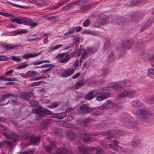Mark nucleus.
Returning <instances> with one entry per match:
<instances>
[{"label":"nucleus","instance_id":"obj_1","mask_svg":"<svg viewBox=\"0 0 154 154\" xmlns=\"http://www.w3.org/2000/svg\"><path fill=\"white\" fill-rule=\"evenodd\" d=\"M132 106L139 109L135 114L139 119L143 121H146L151 117V114L143 109L145 105L142 103L137 100H133L131 102Z\"/></svg>","mask_w":154,"mask_h":154},{"label":"nucleus","instance_id":"obj_2","mask_svg":"<svg viewBox=\"0 0 154 154\" xmlns=\"http://www.w3.org/2000/svg\"><path fill=\"white\" fill-rule=\"evenodd\" d=\"M78 150L83 154H103L101 149L93 147H85L83 145L79 146Z\"/></svg>","mask_w":154,"mask_h":154},{"label":"nucleus","instance_id":"obj_3","mask_svg":"<svg viewBox=\"0 0 154 154\" xmlns=\"http://www.w3.org/2000/svg\"><path fill=\"white\" fill-rule=\"evenodd\" d=\"M95 96L96 97V99L98 101H102L110 97V94L107 92L100 91L99 90L94 92Z\"/></svg>","mask_w":154,"mask_h":154},{"label":"nucleus","instance_id":"obj_4","mask_svg":"<svg viewBox=\"0 0 154 154\" xmlns=\"http://www.w3.org/2000/svg\"><path fill=\"white\" fill-rule=\"evenodd\" d=\"M33 113L38 115L39 117L42 116L43 113L48 115H52V112L47 109H43L42 107L38 106L37 109H33L32 110Z\"/></svg>","mask_w":154,"mask_h":154},{"label":"nucleus","instance_id":"obj_5","mask_svg":"<svg viewBox=\"0 0 154 154\" xmlns=\"http://www.w3.org/2000/svg\"><path fill=\"white\" fill-rule=\"evenodd\" d=\"M10 21L20 24L24 23L25 25H29L31 24V20L26 17L19 18L18 17H14L10 19Z\"/></svg>","mask_w":154,"mask_h":154},{"label":"nucleus","instance_id":"obj_6","mask_svg":"<svg viewBox=\"0 0 154 154\" xmlns=\"http://www.w3.org/2000/svg\"><path fill=\"white\" fill-rule=\"evenodd\" d=\"M130 85L131 82L129 80H125L121 82L114 83V85L112 87L114 89H117L121 88L128 87L130 86Z\"/></svg>","mask_w":154,"mask_h":154},{"label":"nucleus","instance_id":"obj_7","mask_svg":"<svg viewBox=\"0 0 154 154\" xmlns=\"http://www.w3.org/2000/svg\"><path fill=\"white\" fill-rule=\"evenodd\" d=\"M136 93V91L135 90L126 89L120 93L119 97H128L132 98L135 97Z\"/></svg>","mask_w":154,"mask_h":154},{"label":"nucleus","instance_id":"obj_8","mask_svg":"<svg viewBox=\"0 0 154 154\" xmlns=\"http://www.w3.org/2000/svg\"><path fill=\"white\" fill-rule=\"evenodd\" d=\"M56 57L60 59V62L63 63L67 62L71 58L69 54L65 53H63L58 54L56 56Z\"/></svg>","mask_w":154,"mask_h":154},{"label":"nucleus","instance_id":"obj_9","mask_svg":"<svg viewBox=\"0 0 154 154\" xmlns=\"http://www.w3.org/2000/svg\"><path fill=\"white\" fill-rule=\"evenodd\" d=\"M45 145V150L49 152H51L53 149H55L56 147L55 142L50 141L49 139L47 140Z\"/></svg>","mask_w":154,"mask_h":154},{"label":"nucleus","instance_id":"obj_10","mask_svg":"<svg viewBox=\"0 0 154 154\" xmlns=\"http://www.w3.org/2000/svg\"><path fill=\"white\" fill-rule=\"evenodd\" d=\"M116 133L119 134L120 136H124L126 134L125 131H120L119 130H116L115 131L111 130V131L107 132L106 139L107 140L113 137Z\"/></svg>","mask_w":154,"mask_h":154},{"label":"nucleus","instance_id":"obj_11","mask_svg":"<svg viewBox=\"0 0 154 154\" xmlns=\"http://www.w3.org/2000/svg\"><path fill=\"white\" fill-rule=\"evenodd\" d=\"M26 139H30V142L31 144L33 145L37 144L39 142L41 138L40 136H38L37 137H32L31 135L28 134L25 136Z\"/></svg>","mask_w":154,"mask_h":154},{"label":"nucleus","instance_id":"obj_12","mask_svg":"<svg viewBox=\"0 0 154 154\" xmlns=\"http://www.w3.org/2000/svg\"><path fill=\"white\" fill-rule=\"evenodd\" d=\"M75 69H68L64 71L62 74L61 76L63 77H66L74 73Z\"/></svg>","mask_w":154,"mask_h":154},{"label":"nucleus","instance_id":"obj_13","mask_svg":"<svg viewBox=\"0 0 154 154\" xmlns=\"http://www.w3.org/2000/svg\"><path fill=\"white\" fill-rule=\"evenodd\" d=\"M142 19L140 14L138 13H136L134 15L131 17L130 18L131 21L132 22H137Z\"/></svg>","mask_w":154,"mask_h":154},{"label":"nucleus","instance_id":"obj_14","mask_svg":"<svg viewBox=\"0 0 154 154\" xmlns=\"http://www.w3.org/2000/svg\"><path fill=\"white\" fill-rule=\"evenodd\" d=\"M82 135H80L79 137H80L83 139L84 141L85 142H87L90 141L91 139V138L88 137V136L90 135L91 134H89L86 133H84L83 134H82Z\"/></svg>","mask_w":154,"mask_h":154},{"label":"nucleus","instance_id":"obj_15","mask_svg":"<svg viewBox=\"0 0 154 154\" xmlns=\"http://www.w3.org/2000/svg\"><path fill=\"white\" fill-rule=\"evenodd\" d=\"M94 91H95L94 90L89 92L86 95L85 98L88 100H92L94 97L95 96V94L94 93Z\"/></svg>","mask_w":154,"mask_h":154},{"label":"nucleus","instance_id":"obj_16","mask_svg":"<svg viewBox=\"0 0 154 154\" xmlns=\"http://www.w3.org/2000/svg\"><path fill=\"white\" fill-rule=\"evenodd\" d=\"M37 72L33 70L27 72L26 75L28 77H34L37 75Z\"/></svg>","mask_w":154,"mask_h":154},{"label":"nucleus","instance_id":"obj_17","mask_svg":"<svg viewBox=\"0 0 154 154\" xmlns=\"http://www.w3.org/2000/svg\"><path fill=\"white\" fill-rule=\"evenodd\" d=\"M81 53V50H79L78 49H75L74 51L71 53V54L72 57L77 56L80 54Z\"/></svg>","mask_w":154,"mask_h":154},{"label":"nucleus","instance_id":"obj_18","mask_svg":"<svg viewBox=\"0 0 154 154\" xmlns=\"http://www.w3.org/2000/svg\"><path fill=\"white\" fill-rule=\"evenodd\" d=\"M147 0H134L132 2V4L133 5H136L139 4V3L141 4H145Z\"/></svg>","mask_w":154,"mask_h":154},{"label":"nucleus","instance_id":"obj_19","mask_svg":"<svg viewBox=\"0 0 154 154\" xmlns=\"http://www.w3.org/2000/svg\"><path fill=\"white\" fill-rule=\"evenodd\" d=\"M66 134L67 137L70 139H72L75 137L76 138L77 137H76L77 136L76 135L75 137V134L72 131H68L67 132Z\"/></svg>","mask_w":154,"mask_h":154},{"label":"nucleus","instance_id":"obj_20","mask_svg":"<svg viewBox=\"0 0 154 154\" xmlns=\"http://www.w3.org/2000/svg\"><path fill=\"white\" fill-rule=\"evenodd\" d=\"M50 119H47L43 121L41 125L43 128H45L46 127L48 124H49L51 121Z\"/></svg>","mask_w":154,"mask_h":154},{"label":"nucleus","instance_id":"obj_21","mask_svg":"<svg viewBox=\"0 0 154 154\" xmlns=\"http://www.w3.org/2000/svg\"><path fill=\"white\" fill-rule=\"evenodd\" d=\"M30 97V95L29 94L26 93H23L19 96L20 98L27 100L29 99Z\"/></svg>","mask_w":154,"mask_h":154},{"label":"nucleus","instance_id":"obj_22","mask_svg":"<svg viewBox=\"0 0 154 154\" xmlns=\"http://www.w3.org/2000/svg\"><path fill=\"white\" fill-rule=\"evenodd\" d=\"M85 34L91 35H94L96 36L98 35V33L96 31H93L90 30H87L84 31Z\"/></svg>","mask_w":154,"mask_h":154},{"label":"nucleus","instance_id":"obj_23","mask_svg":"<svg viewBox=\"0 0 154 154\" xmlns=\"http://www.w3.org/2000/svg\"><path fill=\"white\" fill-rule=\"evenodd\" d=\"M109 39H106L104 44V47L103 50L105 51H107L110 48L109 46Z\"/></svg>","mask_w":154,"mask_h":154},{"label":"nucleus","instance_id":"obj_24","mask_svg":"<svg viewBox=\"0 0 154 154\" xmlns=\"http://www.w3.org/2000/svg\"><path fill=\"white\" fill-rule=\"evenodd\" d=\"M11 96H12L16 98L17 97H18V95L17 94H6L1 97V99L2 100H3L5 99V98H7L8 97H10Z\"/></svg>","mask_w":154,"mask_h":154},{"label":"nucleus","instance_id":"obj_25","mask_svg":"<svg viewBox=\"0 0 154 154\" xmlns=\"http://www.w3.org/2000/svg\"><path fill=\"white\" fill-rule=\"evenodd\" d=\"M55 117L59 119H61L64 118L66 115V114L65 112H62L60 113H57L55 114Z\"/></svg>","mask_w":154,"mask_h":154},{"label":"nucleus","instance_id":"obj_26","mask_svg":"<svg viewBox=\"0 0 154 154\" xmlns=\"http://www.w3.org/2000/svg\"><path fill=\"white\" fill-rule=\"evenodd\" d=\"M115 59V57L113 52H111L109 54L108 58V61L111 62L113 61Z\"/></svg>","mask_w":154,"mask_h":154},{"label":"nucleus","instance_id":"obj_27","mask_svg":"<svg viewBox=\"0 0 154 154\" xmlns=\"http://www.w3.org/2000/svg\"><path fill=\"white\" fill-rule=\"evenodd\" d=\"M43 83L42 81H39L38 82H34L32 83L29 84V86L31 87H34L39 86Z\"/></svg>","mask_w":154,"mask_h":154},{"label":"nucleus","instance_id":"obj_28","mask_svg":"<svg viewBox=\"0 0 154 154\" xmlns=\"http://www.w3.org/2000/svg\"><path fill=\"white\" fill-rule=\"evenodd\" d=\"M6 145L11 146L12 145V143L11 142H8L7 140H5L0 143V147H2L3 145Z\"/></svg>","mask_w":154,"mask_h":154},{"label":"nucleus","instance_id":"obj_29","mask_svg":"<svg viewBox=\"0 0 154 154\" xmlns=\"http://www.w3.org/2000/svg\"><path fill=\"white\" fill-rule=\"evenodd\" d=\"M59 104V103L58 102H55L47 106V107L50 108L52 109L57 107Z\"/></svg>","mask_w":154,"mask_h":154},{"label":"nucleus","instance_id":"obj_30","mask_svg":"<svg viewBox=\"0 0 154 154\" xmlns=\"http://www.w3.org/2000/svg\"><path fill=\"white\" fill-rule=\"evenodd\" d=\"M106 106L109 107H112L113 106H116L117 105L115 103H114L109 100L107 101L106 102Z\"/></svg>","mask_w":154,"mask_h":154},{"label":"nucleus","instance_id":"obj_31","mask_svg":"<svg viewBox=\"0 0 154 154\" xmlns=\"http://www.w3.org/2000/svg\"><path fill=\"white\" fill-rule=\"evenodd\" d=\"M2 76L3 78L2 79V81H17L16 78H5V75H2Z\"/></svg>","mask_w":154,"mask_h":154},{"label":"nucleus","instance_id":"obj_32","mask_svg":"<svg viewBox=\"0 0 154 154\" xmlns=\"http://www.w3.org/2000/svg\"><path fill=\"white\" fill-rule=\"evenodd\" d=\"M116 22L119 24V25H123L124 22L125 21V19L122 17L116 19Z\"/></svg>","mask_w":154,"mask_h":154},{"label":"nucleus","instance_id":"obj_33","mask_svg":"<svg viewBox=\"0 0 154 154\" xmlns=\"http://www.w3.org/2000/svg\"><path fill=\"white\" fill-rule=\"evenodd\" d=\"M118 146L114 143H111L109 145V147L115 151H117L118 150Z\"/></svg>","mask_w":154,"mask_h":154},{"label":"nucleus","instance_id":"obj_34","mask_svg":"<svg viewBox=\"0 0 154 154\" xmlns=\"http://www.w3.org/2000/svg\"><path fill=\"white\" fill-rule=\"evenodd\" d=\"M38 5L42 6L44 4L43 0H32Z\"/></svg>","mask_w":154,"mask_h":154},{"label":"nucleus","instance_id":"obj_35","mask_svg":"<svg viewBox=\"0 0 154 154\" xmlns=\"http://www.w3.org/2000/svg\"><path fill=\"white\" fill-rule=\"evenodd\" d=\"M58 125L60 126L64 127H68L70 126L69 124L66 123L64 121H62L59 122Z\"/></svg>","mask_w":154,"mask_h":154},{"label":"nucleus","instance_id":"obj_36","mask_svg":"<svg viewBox=\"0 0 154 154\" xmlns=\"http://www.w3.org/2000/svg\"><path fill=\"white\" fill-rule=\"evenodd\" d=\"M16 98L12 96H11L10 97V98H12V103L14 105H17L19 104L20 103L16 99V98Z\"/></svg>","mask_w":154,"mask_h":154},{"label":"nucleus","instance_id":"obj_37","mask_svg":"<svg viewBox=\"0 0 154 154\" xmlns=\"http://www.w3.org/2000/svg\"><path fill=\"white\" fill-rule=\"evenodd\" d=\"M131 42V41H130ZM131 42H130L129 41H126L123 44L125 48L129 49L130 48V47L131 46Z\"/></svg>","mask_w":154,"mask_h":154},{"label":"nucleus","instance_id":"obj_38","mask_svg":"<svg viewBox=\"0 0 154 154\" xmlns=\"http://www.w3.org/2000/svg\"><path fill=\"white\" fill-rule=\"evenodd\" d=\"M75 29H74V27H72L68 31L64 34L65 35H70L71 34H72L74 32Z\"/></svg>","mask_w":154,"mask_h":154},{"label":"nucleus","instance_id":"obj_39","mask_svg":"<svg viewBox=\"0 0 154 154\" xmlns=\"http://www.w3.org/2000/svg\"><path fill=\"white\" fill-rule=\"evenodd\" d=\"M152 22L150 20H149L146 23V25L145 27L144 28L143 26L142 27V28H143L142 30H141V32H142L143 30H145L148 27L150 26L151 25Z\"/></svg>","mask_w":154,"mask_h":154},{"label":"nucleus","instance_id":"obj_40","mask_svg":"<svg viewBox=\"0 0 154 154\" xmlns=\"http://www.w3.org/2000/svg\"><path fill=\"white\" fill-rule=\"evenodd\" d=\"M63 46V45H58L53 47L51 48H50V50L51 51H53L59 49L62 47Z\"/></svg>","mask_w":154,"mask_h":154},{"label":"nucleus","instance_id":"obj_41","mask_svg":"<svg viewBox=\"0 0 154 154\" xmlns=\"http://www.w3.org/2000/svg\"><path fill=\"white\" fill-rule=\"evenodd\" d=\"M11 59L12 60L17 62H19L21 60V59L20 57L15 56H12Z\"/></svg>","mask_w":154,"mask_h":154},{"label":"nucleus","instance_id":"obj_42","mask_svg":"<svg viewBox=\"0 0 154 154\" xmlns=\"http://www.w3.org/2000/svg\"><path fill=\"white\" fill-rule=\"evenodd\" d=\"M30 103L31 105V106L33 107H36L37 106L38 107V103L37 102L33 100H31L30 101ZM37 107V108H38ZM37 108L36 109H37Z\"/></svg>","mask_w":154,"mask_h":154},{"label":"nucleus","instance_id":"obj_43","mask_svg":"<svg viewBox=\"0 0 154 154\" xmlns=\"http://www.w3.org/2000/svg\"><path fill=\"white\" fill-rule=\"evenodd\" d=\"M81 52H83V54L80 60V62H81V61H82L83 59H84L86 57V55L87 54V53L86 51H84L83 50H81Z\"/></svg>","mask_w":154,"mask_h":154},{"label":"nucleus","instance_id":"obj_44","mask_svg":"<svg viewBox=\"0 0 154 154\" xmlns=\"http://www.w3.org/2000/svg\"><path fill=\"white\" fill-rule=\"evenodd\" d=\"M75 114L73 113H71L67 116V120L68 121H70L72 120Z\"/></svg>","mask_w":154,"mask_h":154},{"label":"nucleus","instance_id":"obj_45","mask_svg":"<svg viewBox=\"0 0 154 154\" xmlns=\"http://www.w3.org/2000/svg\"><path fill=\"white\" fill-rule=\"evenodd\" d=\"M47 78V77L44 76H39L35 78L31 79H29L31 81H36L39 80L41 79H42L43 78Z\"/></svg>","mask_w":154,"mask_h":154},{"label":"nucleus","instance_id":"obj_46","mask_svg":"<svg viewBox=\"0 0 154 154\" xmlns=\"http://www.w3.org/2000/svg\"><path fill=\"white\" fill-rule=\"evenodd\" d=\"M41 54V53L40 52L35 54L28 53L29 58L36 57Z\"/></svg>","mask_w":154,"mask_h":154},{"label":"nucleus","instance_id":"obj_47","mask_svg":"<svg viewBox=\"0 0 154 154\" xmlns=\"http://www.w3.org/2000/svg\"><path fill=\"white\" fill-rule=\"evenodd\" d=\"M88 106L86 104H83L80 107L81 112L82 113H84L83 111H86V108H87Z\"/></svg>","mask_w":154,"mask_h":154},{"label":"nucleus","instance_id":"obj_48","mask_svg":"<svg viewBox=\"0 0 154 154\" xmlns=\"http://www.w3.org/2000/svg\"><path fill=\"white\" fill-rule=\"evenodd\" d=\"M148 75L151 77H154V70L152 69H150L149 70Z\"/></svg>","mask_w":154,"mask_h":154},{"label":"nucleus","instance_id":"obj_49","mask_svg":"<svg viewBox=\"0 0 154 154\" xmlns=\"http://www.w3.org/2000/svg\"><path fill=\"white\" fill-rule=\"evenodd\" d=\"M29 66L28 64H25L15 67L16 69H21L27 67Z\"/></svg>","mask_w":154,"mask_h":154},{"label":"nucleus","instance_id":"obj_50","mask_svg":"<svg viewBox=\"0 0 154 154\" xmlns=\"http://www.w3.org/2000/svg\"><path fill=\"white\" fill-rule=\"evenodd\" d=\"M0 15L6 17H11L12 16V15L11 14L7 13H4L0 12Z\"/></svg>","mask_w":154,"mask_h":154},{"label":"nucleus","instance_id":"obj_51","mask_svg":"<svg viewBox=\"0 0 154 154\" xmlns=\"http://www.w3.org/2000/svg\"><path fill=\"white\" fill-rule=\"evenodd\" d=\"M83 84V82H77L75 84V88H79Z\"/></svg>","mask_w":154,"mask_h":154},{"label":"nucleus","instance_id":"obj_52","mask_svg":"<svg viewBox=\"0 0 154 154\" xmlns=\"http://www.w3.org/2000/svg\"><path fill=\"white\" fill-rule=\"evenodd\" d=\"M90 23V21L88 19L86 20L84 22L83 26L85 27L88 26Z\"/></svg>","mask_w":154,"mask_h":154},{"label":"nucleus","instance_id":"obj_53","mask_svg":"<svg viewBox=\"0 0 154 154\" xmlns=\"http://www.w3.org/2000/svg\"><path fill=\"white\" fill-rule=\"evenodd\" d=\"M14 72V71L13 70H11L8 72H6L4 75L5 76H10L11 75V74Z\"/></svg>","mask_w":154,"mask_h":154},{"label":"nucleus","instance_id":"obj_54","mask_svg":"<svg viewBox=\"0 0 154 154\" xmlns=\"http://www.w3.org/2000/svg\"><path fill=\"white\" fill-rule=\"evenodd\" d=\"M71 8V5H69L67 6H64L63 8L62 9L64 11H68Z\"/></svg>","mask_w":154,"mask_h":154},{"label":"nucleus","instance_id":"obj_55","mask_svg":"<svg viewBox=\"0 0 154 154\" xmlns=\"http://www.w3.org/2000/svg\"><path fill=\"white\" fill-rule=\"evenodd\" d=\"M17 46L14 45L13 46H10L9 45H8V47H7V49L8 50H10L11 49H14L16 48L17 47Z\"/></svg>","mask_w":154,"mask_h":154},{"label":"nucleus","instance_id":"obj_56","mask_svg":"<svg viewBox=\"0 0 154 154\" xmlns=\"http://www.w3.org/2000/svg\"><path fill=\"white\" fill-rule=\"evenodd\" d=\"M118 151H120L121 152H125L126 151V150L124 148L122 147L121 146H118Z\"/></svg>","mask_w":154,"mask_h":154},{"label":"nucleus","instance_id":"obj_57","mask_svg":"<svg viewBox=\"0 0 154 154\" xmlns=\"http://www.w3.org/2000/svg\"><path fill=\"white\" fill-rule=\"evenodd\" d=\"M79 61L78 59L76 60L74 63L73 64V66L75 68H76L79 66Z\"/></svg>","mask_w":154,"mask_h":154},{"label":"nucleus","instance_id":"obj_58","mask_svg":"<svg viewBox=\"0 0 154 154\" xmlns=\"http://www.w3.org/2000/svg\"><path fill=\"white\" fill-rule=\"evenodd\" d=\"M38 25V23H32L31 21V24L29 25L30 26L31 28H33L36 26Z\"/></svg>","mask_w":154,"mask_h":154},{"label":"nucleus","instance_id":"obj_59","mask_svg":"<svg viewBox=\"0 0 154 154\" xmlns=\"http://www.w3.org/2000/svg\"><path fill=\"white\" fill-rule=\"evenodd\" d=\"M8 59L7 57L5 56H0V60L2 61L6 60Z\"/></svg>","mask_w":154,"mask_h":154},{"label":"nucleus","instance_id":"obj_60","mask_svg":"<svg viewBox=\"0 0 154 154\" xmlns=\"http://www.w3.org/2000/svg\"><path fill=\"white\" fill-rule=\"evenodd\" d=\"M86 111H83L84 114L90 112L92 110V109L87 106V108H86Z\"/></svg>","mask_w":154,"mask_h":154},{"label":"nucleus","instance_id":"obj_61","mask_svg":"<svg viewBox=\"0 0 154 154\" xmlns=\"http://www.w3.org/2000/svg\"><path fill=\"white\" fill-rule=\"evenodd\" d=\"M3 135L4 136L6 137L8 139H11V136L7 134L6 132L3 133Z\"/></svg>","mask_w":154,"mask_h":154},{"label":"nucleus","instance_id":"obj_62","mask_svg":"<svg viewBox=\"0 0 154 154\" xmlns=\"http://www.w3.org/2000/svg\"><path fill=\"white\" fill-rule=\"evenodd\" d=\"M107 20L105 18L103 19H102V20L101 21V22L100 23V24L99 25V26H100V24L101 25V24L103 25L104 24L106 23H107Z\"/></svg>","mask_w":154,"mask_h":154},{"label":"nucleus","instance_id":"obj_63","mask_svg":"<svg viewBox=\"0 0 154 154\" xmlns=\"http://www.w3.org/2000/svg\"><path fill=\"white\" fill-rule=\"evenodd\" d=\"M150 60L152 65L154 66V55L151 58Z\"/></svg>","mask_w":154,"mask_h":154},{"label":"nucleus","instance_id":"obj_64","mask_svg":"<svg viewBox=\"0 0 154 154\" xmlns=\"http://www.w3.org/2000/svg\"><path fill=\"white\" fill-rule=\"evenodd\" d=\"M33 151L32 150L26 151L25 152V154H32Z\"/></svg>","mask_w":154,"mask_h":154}]
</instances>
